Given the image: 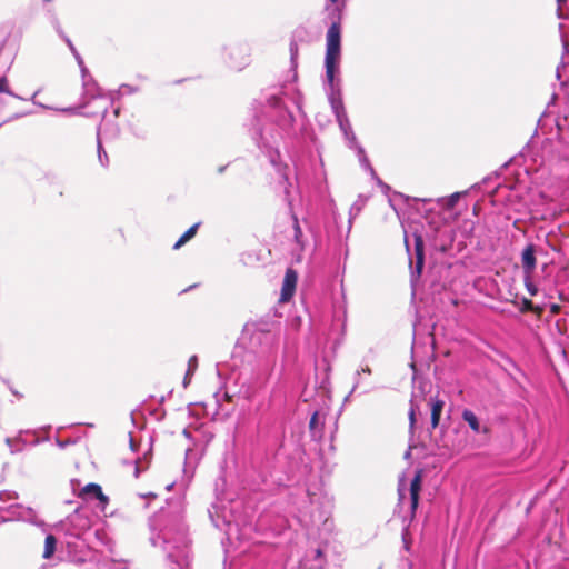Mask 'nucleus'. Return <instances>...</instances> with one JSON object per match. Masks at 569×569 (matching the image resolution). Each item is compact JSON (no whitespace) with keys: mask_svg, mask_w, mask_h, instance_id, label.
<instances>
[{"mask_svg":"<svg viewBox=\"0 0 569 569\" xmlns=\"http://www.w3.org/2000/svg\"><path fill=\"white\" fill-rule=\"evenodd\" d=\"M74 58H76L77 63H78V66H79V67H82V64H84L83 59H82V57L80 56V53H79V54H77Z\"/></svg>","mask_w":569,"mask_h":569,"instance_id":"obj_34","label":"nucleus"},{"mask_svg":"<svg viewBox=\"0 0 569 569\" xmlns=\"http://www.w3.org/2000/svg\"><path fill=\"white\" fill-rule=\"evenodd\" d=\"M297 57H298V44L295 41L290 43V60L293 68L297 66Z\"/></svg>","mask_w":569,"mask_h":569,"instance_id":"obj_29","label":"nucleus"},{"mask_svg":"<svg viewBox=\"0 0 569 569\" xmlns=\"http://www.w3.org/2000/svg\"><path fill=\"white\" fill-rule=\"evenodd\" d=\"M297 280V272L293 269H287L281 288L280 301L286 302L293 296Z\"/></svg>","mask_w":569,"mask_h":569,"instance_id":"obj_9","label":"nucleus"},{"mask_svg":"<svg viewBox=\"0 0 569 569\" xmlns=\"http://www.w3.org/2000/svg\"><path fill=\"white\" fill-rule=\"evenodd\" d=\"M340 26L337 21L331 22L326 37L325 67L327 82L330 88L328 99L335 117L346 113L341 91L339 88H336L335 84V76L338 71V64L340 60Z\"/></svg>","mask_w":569,"mask_h":569,"instance_id":"obj_2","label":"nucleus"},{"mask_svg":"<svg viewBox=\"0 0 569 569\" xmlns=\"http://www.w3.org/2000/svg\"><path fill=\"white\" fill-rule=\"evenodd\" d=\"M197 366H198V359L196 356H192L189 361H188V369H187V372H186V377H184V380H183V385L184 387H187L188 385V381H189V377L191 375H193V372L196 371L197 369Z\"/></svg>","mask_w":569,"mask_h":569,"instance_id":"obj_23","label":"nucleus"},{"mask_svg":"<svg viewBox=\"0 0 569 569\" xmlns=\"http://www.w3.org/2000/svg\"><path fill=\"white\" fill-rule=\"evenodd\" d=\"M556 1L558 3L559 8H561L567 2V0H556Z\"/></svg>","mask_w":569,"mask_h":569,"instance_id":"obj_37","label":"nucleus"},{"mask_svg":"<svg viewBox=\"0 0 569 569\" xmlns=\"http://www.w3.org/2000/svg\"><path fill=\"white\" fill-rule=\"evenodd\" d=\"M0 93H7L12 97H17L9 87L8 79L6 77H0Z\"/></svg>","mask_w":569,"mask_h":569,"instance_id":"obj_28","label":"nucleus"},{"mask_svg":"<svg viewBox=\"0 0 569 569\" xmlns=\"http://www.w3.org/2000/svg\"><path fill=\"white\" fill-rule=\"evenodd\" d=\"M172 483L167 486V489L170 490L172 488Z\"/></svg>","mask_w":569,"mask_h":569,"instance_id":"obj_45","label":"nucleus"},{"mask_svg":"<svg viewBox=\"0 0 569 569\" xmlns=\"http://www.w3.org/2000/svg\"><path fill=\"white\" fill-rule=\"evenodd\" d=\"M70 51L72 52L73 57L79 54V52L77 51L76 47L71 48Z\"/></svg>","mask_w":569,"mask_h":569,"instance_id":"obj_38","label":"nucleus"},{"mask_svg":"<svg viewBox=\"0 0 569 569\" xmlns=\"http://www.w3.org/2000/svg\"><path fill=\"white\" fill-rule=\"evenodd\" d=\"M18 495L14 491H0V510L14 509L13 515L24 521H31L34 512L31 508H24L17 502Z\"/></svg>","mask_w":569,"mask_h":569,"instance_id":"obj_3","label":"nucleus"},{"mask_svg":"<svg viewBox=\"0 0 569 569\" xmlns=\"http://www.w3.org/2000/svg\"><path fill=\"white\" fill-rule=\"evenodd\" d=\"M415 254H416V263L415 267H412V261L410 260L411 264V278H418L421 274L423 262H425V254H423V240L421 234L415 233Z\"/></svg>","mask_w":569,"mask_h":569,"instance_id":"obj_7","label":"nucleus"},{"mask_svg":"<svg viewBox=\"0 0 569 569\" xmlns=\"http://www.w3.org/2000/svg\"><path fill=\"white\" fill-rule=\"evenodd\" d=\"M80 496L83 499H97L102 510H104L109 502L108 497L102 492L101 487L97 483H88L84 486L80 492Z\"/></svg>","mask_w":569,"mask_h":569,"instance_id":"obj_8","label":"nucleus"},{"mask_svg":"<svg viewBox=\"0 0 569 569\" xmlns=\"http://www.w3.org/2000/svg\"><path fill=\"white\" fill-rule=\"evenodd\" d=\"M6 443L9 447L10 451L14 453L23 449V446L27 443V440L23 438V432H20L14 438H6Z\"/></svg>","mask_w":569,"mask_h":569,"instance_id":"obj_16","label":"nucleus"},{"mask_svg":"<svg viewBox=\"0 0 569 569\" xmlns=\"http://www.w3.org/2000/svg\"><path fill=\"white\" fill-rule=\"evenodd\" d=\"M90 103L94 104L99 109V111L91 112L89 114L93 116V114H98L101 112L102 117L104 118L108 107L111 104V101L108 98L98 94V96H92V99L90 102H88V104H90Z\"/></svg>","mask_w":569,"mask_h":569,"instance_id":"obj_15","label":"nucleus"},{"mask_svg":"<svg viewBox=\"0 0 569 569\" xmlns=\"http://www.w3.org/2000/svg\"><path fill=\"white\" fill-rule=\"evenodd\" d=\"M57 540L54 536L48 535L44 540L43 558L49 559L56 550Z\"/></svg>","mask_w":569,"mask_h":569,"instance_id":"obj_19","label":"nucleus"},{"mask_svg":"<svg viewBox=\"0 0 569 569\" xmlns=\"http://www.w3.org/2000/svg\"><path fill=\"white\" fill-rule=\"evenodd\" d=\"M459 198H460V193H458V192L452 193V194L449 197V199H448V203H447V206H448L449 208H452V207L457 203V201H458V199H459Z\"/></svg>","mask_w":569,"mask_h":569,"instance_id":"obj_32","label":"nucleus"},{"mask_svg":"<svg viewBox=\"0 0 569 569\" xmlns=\"http://www.w3.org/2000/svg\"><path fill=\"white\" fill-rule=\"evenodd\" d=\"M149 526L151 545L166 555L171 569H189L191 551L182 500L167 502V507L150 519Z\"/></svg>","mask_w":569,"mask_h":569,"instance_id":"obj_1","label":"nucleus"},{"mask_svg":"<svg viewBox=\"0 0 569 569\" xmlns=\"http://www.w3.org/2000/svg\"><path fill=\"white\" fill-rule=\"evenodd\" d=\"M259 140H261L263 142V147L268 149V154H269L271 163L273 166H277L276 157L279 156L278 151L273 150L267 142H264V137H263L262 132L259 133Z\"/></svg>","mask_w":569,"mask_h":569,"instance_id":"obj_25","label":"nucleus"},{"mask_svg":"<svg viewBox=\"0 0 569 569\" xmlns=\"http://www.w3.org/2000/svg\"><path fill=\"white\" fill-rule=\"evenodd\" d=\"M410 457V449L407 450V452L405 453V458H409Z\"/></svg>","mask_w":569,"mask_h":569,"instance_id":"obj_43","label":"nucleus"},{"mask_svg":"<svg viewBox=\"0 0 569 569\" xmlns=\"http://www.w3.org/2000/svg\"><path fill=\"white\" fill-rule=\"evenodd\" d=\"M268 103L277 111L276 118L278 126L284 131L291 129L295 122V117L286 107H283L281 98L272 96L268 99Z\"/></svg>","mask_w":569,"mask_h":569,"instance_id":"obj_4","label":"nucleus"},{"mask_svg":"<svg viewBox=\"0 0 569 569\" xmlns=\"http://www.w3.org/2000/svg\"><path fill=\"white\" fill-rule=\"evenodd\" d=\"M295 230H296V238L298 239V237L301 234V229H300V227H299V224H298V222H297V221H296V228H295Z\"/></svg>","mask_w":569,"mask_h":569,"instance_id":"obj_36","label":"nucleus"},{"mask_svg":"<svg viewBox=\"0 0 569 569\" xmlns=\"http://www.w3.org/2000/svg\"><path fill=\"white\" fill-rule=\"evenodd\" d=\"M523 282L530 296L533 297L538 293V287L532 281V273H523Z\"/></svg>","mask_w":569,"mask_h":569,"instance_id":"obj_22","label":"nucleus"},{"mask_svg":"<svg viewBox=\"0 0 569 569\" xmlns=\"http://www.w3.org/2000/svg\"><path fill=\"white\" fill-rule=\"evenodd\" d=\"M328 4L326 6V10L331 16L332 22L337 21L340 24V9L335 6L337 0H328Z\"/></svg>","mask_w":569,"mask_h":569,"instance_id":"obj_20","label":"nucleus"},{"mask_svg":"<svg viewBox=\"0 0 569 569\" xmlns=\"http://www.w3.org/2000/svg\"><path fill=\"white\" fill-rule=\"evenodd\" d=\"M409 422H410V429L413 430L415 423H416V408H415L412 401H411V407L409 410Z\"/></svg>","mask_w":569,"mask_h":569,"instance_id":"obj_30","label":"nucleus"},{"mask_svg":"<svg viewBox=\"0 0 569 569\" xmlns=\"http://www.w3.org/2000/svg\"><path fill=\"white\" fill-rule=\"evenodd\" d=\"M231 67L240 69L241 68V63H231Z\"/></svg>","mask_w":569,"mask_h":569,"instance_id":"obj_40","label":"nucleus"},{"mask_svg":"<svg viewBox=\"0 0 569 569\" xmlns=\"http://www.w3.org/2000/svg\"><path fill=\"white\" fill-rule=\"evenodd\" d=\"M208 512L213 526L217 529L223 530L226 533L230 535L232 529V521L227 518L224 511H222L218 505L213 503Z\"/></svg>","mask_w":569,"mask_h":569,"instance_id":"obj_6","label":"nucleus"},{"mask_svg":"<svg viewBox=\"0 0 569 569\" xmlns=\"http://www.w3.org/2000/svg\"><path fill=\"white\" fill-rule=\"evenodd\" d=\"M362 373L371 375V369L368 365L361 366V368L355 372L353 386L350 391V395L353 393L362 385Z\"/></svg>","mask_w":569,"mask_h":569,"instance_id":"obj_17","label":"nucleus"},{"mask_svg":"<svg viewBox=\"0 0 569 569\" xmlns=\"http://www.w3.org/2000/svg\"><path fill=\"white\" fill-rule=\"evenodd\" d=\"M421 481H422V471L417 470L415 477L410 481L409 492H410V508L411 513L415 515L418 502H419V492L421 489Z\"/></svg>","mask_w":569,"mask_h":569,"instance_id":"obj_10","label":"nucleus"},{"mask_svg":"<svg viewBox=\"0 0 569 569\" xmlns=\"http://www.w3.org/2000/svg\"><path fill=\"white\" fill-rule=\"evenodd\" d=\"M139 473H140V469L138 466H136V469H134V476L136 477H139Z\"/></svg>","mask_w":569,"mask_h":569,"instance_id":"obj_39","label":"nucleus"},{"mask_svg":"<svg viewBox=\"0 0 569 569\" xmlns=\"http://www.w3.org/2000/svg\"><path fill=\"white\" fill-rule=\"evenodd\" d=\"M462 420L468 423L469 428L475 433H485L487 435L489 432V428L487 426H482L476 416V413L470 409H463L461 413Z\"/></svg>","mask_w":569,"mask_h":569,"instance_id":"obj_11","label":"nucleus"},{"mask_svg":"<svg viewBox=\"0 0 569 569\" xmlns=\"http://www.w3.org/2000/svg\"><path fill=\"white\" fill-rule=\"evenodd\" d=\"M98 158L101 166L107 167L109 163L108 154L101 146L100 138L98 137Z\"/></svg>","mask_w":569,"mask_h":569,"instance_id":"obj_27","label":"nucleus"},{"mask_svg":"<svg viewBox=\"0 0 569 569\" xmlns=\"http://www.w3.org/2000/svg\"><path fill=\"white\" fill-rule=\"evenodd\" d=\"M118 113H119V109L117 108V109H114V116L117 117Z\"/></svg>","mask_w":569,"mask_h":569,"instance_id":"obj_44","label":"nucleus"},{"mask_svg":"<svg viewBox=\"0 0 569 569\" xmlns=\"http://www.w3.org/2000/svg\"><path fill=\"white\" fill-rule=\"evenodd\" d=\"M405 490H406V485H405V480L403 478L401 477L399 479V486H398V493H399V500L401 501L405 497Z\"/></svg>","mask_w":569,"mask_h":569,"instance_id":"obj_31","label":"nucleus"},{"mask_svg":"<svg viewBox=\"0 0 569 569\" xmlns=\"http://www.w3.org/2000/svg\"><path fill=\"white\" fill-rule=\"evenodd\" d=\"M521 262H522V269L523 273H533L536 269V256H535V246L528 244L521 254Z\"/></svg>","mask_w":569,"mask_h":569,"instance_id":"obj_12","label":"nucleus"},{"mask_svg":"<svg viewBox=\"0 0 569 569\" xmlns=\"http://www.w3.org/2000/svg\"><path fill=\"white\" fill-rule=\"evenodd\" d=\"M355 209H356V210H357V212H358V211L360 210V207L356 208V204H353V206L351 207V211H353Z\"/></svg>","mask_w":569,"mask_h":569,"instance_id":"obj_41","label":"nucleus"},{"mask_svg":"<svg viewBox=\"0 0 569 569\" xmlns=\"http://www.w3.org/2000/svg\"><path fill=\"white\" fill-rule=\"evenodd\" d=\"M405 243H406L407 251L409 252V244H408L407 238L405 239Z\"/></svg>","mask_w":569,"mask_h":569,"instance_id":"obj_42","label":"nucleus"},{"mask_svg":"<svg viewBox=\"0 0 569 569\" xmlns=\"http://www.w3.org/2000/svg\"><path fill=\"white\" fill-rule=\"evenodd\" d=\"M74 441H71V440H67V441H61V440H58L57 443L60 448H66L69 443H73Z\"/></svg>","mask_w":569,"mask_h":569,"instance_id":"obj_33","label":"nucleus"},{"mask_svg":"<svg viewBox=\"0 0 569 569\" xmlns=\"http://www.w3.org/2000/svg\"><path fill=\"white\" fill-rule=\"evenodd\" d=\"M346 140L349 141V147L350 148H353L356 147L357 150H358V156H359V161L361 163V166L368 170L370 172V174L372 176V178L377 181V183L381 187V189L383 191H387L389 190V186L383 183L376 174L373 168L370 166V162L365 153V150L362 149V147L358 146L357 144V139H356V134L353 133L352 129L350 130V132H342Z\"/></svg>","mask_w":569,"mask_h":569,"instance_id":"obj_5","label":"nucleus"},{"mask_svg":"<svg viewBox=\"0 0 569 569\" xmlns=\"http://www.w3.org/2000/svg\"><path fill=\"white\" fill-rule=\"evenodd\" d=\"M53 24H54V29L56 31L58 32V34L61 37V39L67 43V46L69 47V49L73 48V43L72 41L70 40V38L62 31L61 27H60V23L57 19H54L53 21Z\"/></svg>","mask_w":569,"mask_h":569,"instance_id":"obj_26","label":"nucleus"},{"mask_svg":"<svg viewBox=\"0 0 569 569\" xmlns=\"http://www.w3.org/2000/svg\"><path fill=\"white\" fill-rule=\"evenodd\" d=\"M523 303H525V307H526L527 309H529V310H531V309H532V302H531L530 300L525 299V300H523Z\"/></svg>","mask_w":569,"mask_h":569,"instance_id":"obj_35","label":"nucleus"},{"mask_svg":"<svg viewBox=\"0 0 569 569\" xmlns=\"http://www.w3.org/2000/svg\"><path fill=\"white\" fill-rule=\"evenodd\" d=\"M336 120H337V122L339 124V128H340V130L342 132H347V131L350 132L352 127H351V123L349 121L347 112L342 113V114L336 116Z\"/></svg>","mask_w":569,"mask_h":569,"instance_id":"obj_21","label":"nucleus"},{"mask_svg":"<svg viewBox=\"0 0 569 569\" xmlns=\"http://www.w3.org/2000/svg\"><path fill=\"white\" fill-rule=\"evenodd\" d=\"M323 423L322 415L318 411H315L309 422L310 432L313 438L320 439L322 437Z\"/></svg>","mask_w":569,"mask_h":569,"instance_id":"obj_13","label":"nucleus"},{"mask_svg":"<svg viewBox=\"0 0 569 569\" xmlns=\"http://www.w3.org/2000/svg\"><path fill=\"white\" fill-rule=\"evenodd\" d=\"M199 227V223L193 224L190 227L180 238L179 240L173 244V249H179L182 247L187 241H189L197 232Z\"/></svg>","mask_w":569,"mask_h":569,"instance_id":"obj_18","label":"nucleus"},{"mask_svg":"<svg viewBox=\"0 0 569 569\" xmlns=\"http://www.w3.org/2000/svg\"><path fill=\"white\" fill-rule=\"evenodd\" d=\"M82 73V81H83V88L86 90V93H89L93 87H96V83L91 81V79H87L88 77V69L84 64L82 67H79Z\"/></svg>","mask_w":569,"mask_h":569,"instance_id":"obj_24","label":"nucleus"},{"mask_svg":"<svg viewBox=\"0 0 569 569\" xmlns=\"http://www.w3.org/2000/svg\"><path fill=\"white\" fill-rule=\"evenodd\" d=\"M431 406V428L436 429L439 426L441 412L445 406V401L440 399H430Z\"/></svg>","mask_w":569,"mask_h":569,"instance_id":"obj_14","label":"nucleus"}]
</instances>
